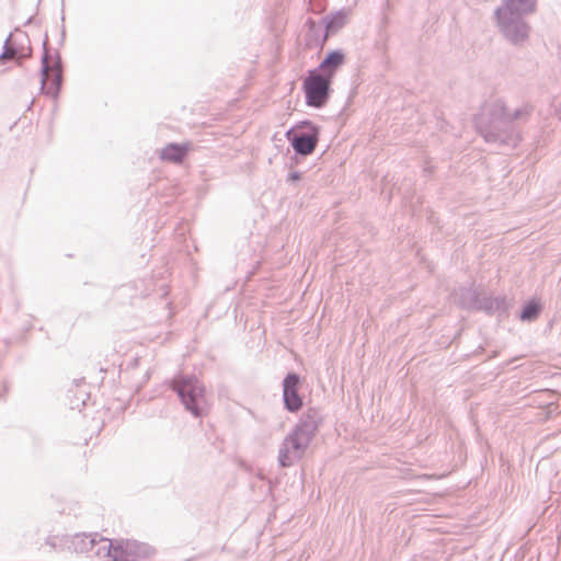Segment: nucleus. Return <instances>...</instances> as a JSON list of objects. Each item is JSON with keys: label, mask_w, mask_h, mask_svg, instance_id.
<instances>
[{"label": "nucleus", "mask_w": 561, "mask_h": 561, "mask_svg": "<svg viewBox=\"0 0 561 561\" xmlns=\"http://www.w3.org/2000/svg\"><path fill=\"white\" fill-rule=\"evenodd\" d=\"M534 106L524 103L513 112L503 99H496L484 105L481 113L476 116L474 124L479 134L489 144L515 148L520 136L514 122H527Z\"/></svg>", "instance_id": "nucleus-1"}, {"label": "nucleus", "mask_w": 561, "mask_h": 561, "mask_svg": "<svg viewBox=\"0 0 561 561\" xmlns=\"http://www.w3.org/2000/svg\"><path fill=\"white\" fill-rule=\"evenodd\" d=\"M321 421V414L316 408H309L301 414L299 421L279 446L277 455L279 467L289 468L302 459L318 432Z\"/></svg>", "instance_id": "nucleus-2"}, {"label": "nucleus", "mask_w": 561, "mask_h": 561, "mask_svg": "<svg viewBox=\"0 0 561 561\" xmlns=\"http://www.w3.org/2000/svg\"><path fill=\"white\" fill-rule=\"evenodd\" d=\"M170 388L176 392L184 409L194 417H203L207 413L206 389L194 375L173 377Z\"/></svg>", "instance_id": "nucleus-3"}, {"label": "nucleus", "mask_w": 561, "mask_h": 561, "mask_svg": "<svg viewBox=\"0 0 561 561\" xmlns=\"http://www.w3.org/2000/svg\"><path fill=\"white\" fill-rule=\"evenodd\" d=\"M48 38L44 37L43 56L41 65V90L45 95L55 100V107L57 108V100L62 87V62L57 51H51L48 48Z\"/></svg>", "instance_id": "nucleus-4"}, {"label": "nucleus", "mask_w": 561, "mask_h": 561, "mask_svg": "<svg viewBox=\"0 0 561 561\" xmlns=\"http://www.w3.org/2000/svg\"><path fill=\"white\" fill-rule=\"evenodd\" d=\"M103 542V550L113 561H141L153 553V549L134 539H107L100 538Z\"/></svg>", "instance_id": "nucleus-5"}, {"label": "nucleus", "mask_w": 561, "mask_h": 561, "mask_svg": "<svg viewBox=\"0 0 561 561\" xmlns=\"http://www.w3.org/2000/svg\"><path fill=\"white\" fill-rule=\"evenodd\" d=\"M320 130L318 125L304 119L296 123L285 135L297 157H308L316 150L320 140Z\"/></svg>", "instance_id": "nucleus-6"}, {"label": "nucleus", "mask_w": 561, "mask_h": 561, "mask_svg": "<svg viewBox=\"0 0 561 561\" xmlns=\"http://www.w3.org/2000/svg\"><path fill=\"white\" fill-rule=\"evenodd\" d=\"M332 81L322 73L310 69L302 81L306 104L314 108L324 107L332 93Z\"/></svg>", "instance_id": "nucleus-7"}, {"label": "nucleus", "mask_w": 561, "mask_h": 561, "mask_svg": "<svg viewBox=\"0 0 561 561\" xmlns=\"http://www.w3.org/2000/svg\"><path fill=\"white\" fill-rule=\"evenodd\" d=\"M302 380L299 374L288 373L282 382L284 409L289 413L298 412L304 405V399L299 393Z\"/></svg>", "instance_id": "nucleus-8"}, {"label": "nucleus", "mask_w": 561, "mask_h": 561, "mask_svg": "<svg viewBox=\"0 0 561 561\" xmlns=\"http://www.w3.org/2000/svg\"><path fill=\"white\" fill-rule=\"evenodd\" d=\"M535 4V0H503V5L496 11V19L500 24L506 25L520 14L533 12Z\"/></svg>", "instance_id": "nucleus-9"}, {"label": "nucleus", "mask_w": 561, "mask_h": 561, "mask_svg": "<svg viewBox=\"0 0 561 561\" xmlns=\"http://www.w3.org/2000/svg\"><path fill=\"white\" fill-rule=\"evenodd\" d=\"M99 534H75L69 542V549L77 553H93L101 554L103 550V542L100 541Z\"/></svg>", "instance_id": "nucleus-10"}, {"label": "nucleus", "mask_w": 561, "mask_h": 561, "mask_svg": "<svg viewBox=\"0 0 561 561\" xmlns=\"http://www.w3.org/2000/svg\"><path fill=\"white\" fill-rule=\"evenodd\" d=\"M345 64V54L342 49L330 50L313 70L333 80L336 71Z\"/></svg>", "instance_id": "nucleus-11"}, {"label": "nucleus", "mask_w": 561, "mask_h": 561, "mask_svg": "<svg viewBox=\"0 0 561 561\" xmlns=\"http://www.w3.org/2000/svg\"><path fill=\"white\" fill-rule=\"evenodd\" d=\"M154 283L152 277L135 279L118 288L119 295L128 296L130 299L144 298L149 296L154 290Z\"/></svg>", "instance_id": "nucleus-12"}, {"label": "nucleus", "mask_w": 561, "mask_h": 561, "mask_svg": "<svg viewBox=\"0 0 561 561\" xmlns=\"http://www.w3.org/2000/svg\"><path fill=\"white\" fill-rule=\"evenodd\" d=\"M510 307L511 300L506 296H484L480 298L478 310L485 312L488 316L497 314L502 317L507 314Z\"/></svg>", "instance_id": "nucleus-13"}, {"label": "nucleus", "mask_w": 561, "mask_h": 561, "mask_svg": "<svg viewBox=\"0 0 561 561\" xmlns=\"http://www.w3.org/2000/svg\"><path fill=\"white\" fill-rule=\"evenodd\" d=\"M191 148V142H169L160 150L159 158L162 161L180 164L185 160Z\"/></svg>", "instance_id": "nucleus-14"}, {"label": "nucleus", "mask_w": 561, "mask_h": 561, "mask_svg": "<svg viewBox=\"0 0 561 561\" xmlns=\"http://www.w3.org/2000/svg\"><path fill=\"white\" fill-rule=\"evenodd\" d=\"M480 295L472 286L460 287L454 293L455 302L466 310H478Z\"/></svg>", "instance_id": "nucleus-15"}, {"label": "nucleus", "mask_w": 561, "mask_h": 561, "mask_svg": "<svg viewBox=\"0 0 561 561\" xmlns=\"http://www.w3.org/2000/svg\"><path fill=\"white\" fill-rule=\"evenodd\" d=\"M13 37H5L3 43L2 53L0 54V62L3 64L7 60H21L24 58L22 49L18 48L12 44Z\"/></svg>", "instance_id": "nucleus-16"}, {"label": "nucleus", "mask_w": 561, "mask_h": 561, "mask_svg": "<svg viewBox=\"0 0 561 561\" xmlns=\"http://www.w3.org/2000/svg\"><path fill=\"white\" fill-rule=\"evenodd\" d=\"M542 309L541 304L537 299H530L525 302L519 313L522 321H534L538 318Z\"/></svg>", "instance_id": "nucleus-17"}, {"label": "nucleus", "mask_w": 561, "mask_h": 561, "mask_svg": "<svg viewBox=\"0 0 561 561\" xmlns=\"http://www.w3.org/2000/svg\"><path fill=\"white\" fill-rule=\"evenodd\" d=\"M347 23V16L344 13L332 15L327 22V31L330 33L337 32Z\"/></svg>", "instance_id": "nucleus-18"}, {"label": "nucleus", "mask_w": 561, "mask_h": 561, "mask_svg": "<svg viewBox=\"0 0 561 561\" xmlns=\"http://www.w3.org/2000/svg\"><path fill=\"white\" fill-rule=\"evenodd\" d=\"M90 394L85 390H79V393L75 396V400H71V409H79L85 407L87 400Z\"/></svg>", "instance_id": "nucleus-19"}, {"label": "nucleus", "mask_w": 561, "mask_h": 561, "mask_svg": "<svg viewBox=\"0 0 561 561\" xmlns=\"http://www.w3.org/2000/svg\"><path fill=\"white\" fill-rule=\"evenodd\" d=\"M11 388V383L8 379H2L0 382V400H5Z\"/></svg>", "instance_id": "nucleus-20"}, {"label": "nucleus", "mask_w": 561, "mask_h": 561, "mask_svg": "<svg viewBox=\"0 0 561 561\" xmlns=\"http://www.w3.org/2000/svg\"><path fill=\"white\" fill-rule=\"evenodd\" d=\"M301 179V173L298 171L290 172L287 176L288 181H299Z\"/></svg>", "instance_id": "nucleus-21"}, {"label": "nucleus", "mask_w": 561, "mask_h": 561, "mask_svg": "<svg viewBox=\"0 0 561 561\" xmlns=\"http://www.w3.org/2000/svg\"><path fill=\"white\" fill-rule=\"evenodd\" d=\"M510 39V42L513 44V45H519L524 42V39L526 37H517V36H514V37H507Z\"/></svg>", "instance_id": "nucleus-22"}, {"label": "nucleus", "mask_w": 561, "mask_h": 561, "mask_svg": "<svg viewBox=\"0 0 561 561\" xmlns=\"http://www.w3.org/2000/svg\"><path fill=\"white\" fill-rule=\"evenodd\" d=\"M138 364V358H134L129 364L128 366H136Z\"/></svg>", "instance_id": "nucleus-23"}, {"label": "nucleus", "mask_w": 561, "mask_h": 561, "mask_svg": "<svg viewBox=\"0 0 561 561\" xmlns=\"http://www.w3.org/2000/svg\"><path fill=\"white\" fill-rule=\"evenodd\" d=\"M150 378V371L147 370L146 374H145V379L144 381H147L148 379Z\"/></svg>", "instance_id": "nucleus-24"}, {"label": "nucleus", "mask_w": 561, "mask_h": 561, "mask_svg": "<svg viewBox=\"0 0 561 561\" xmlns=\"http://www.w3.org/2000/svg\"><path fill=\"white\" fill-rule=\"evenodd\" d=\"M327 39H328V37H327V36H323V37H322V42H325Z\"/></svg>", "instance_id": "nucleus-25"}]
</instances>
